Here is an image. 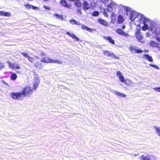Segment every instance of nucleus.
<instances>
[{
	"instance_id": "f257e3e1",
	"label": "nucleus",
	"mask_w": 160,
	"mask_h": 160,
	"mask_svg": "<svg viewBox=\"0 0 160 160\" xmlns=\"http://www.w3.org/2000/svg\"><path fill=\"white\" fill-rule=\"evenodd\" d=\"M139 21V23L143 24L142 27V30L145 31L148 29L152 34H155L157 38L159 36L160 25L156 24L143 14H141Z\"/></svg>"
},
{
	"instance_id": "f03ea898",
	"label": "nucleus",
	"mask_w": 160,
	"mask_h": 160,
	"mask_svg": "<svg viewBox=\"0 0 160 160\" xmlns=\"http://www.w3.org/2000/svg\"><path fill=\"white\" fill-rule=\"evenodd\" d=\"M117 8H118L119 12H122L123 9L125 14L128 16L129 15V19L131 21H133L141 14L137 12L136 11L133 10L129 7L126 6L122 5L117 4Z\"/></svg>"
},
{
	"instance_id": "7ed1b4c3",
	"label": "nucleus",
	"mask_w": 160,
	"mask_h": 160,
	"mask_svg": "<svg viewBox=\"0 0 160 160\" xmlns=\"http://www.w3.org/2000/svg\"><path fill=\"white\" fill-rule=\"evenodd\" d=\"M69 22L72 25H77L79 26H81V28L82 29L85 30L90 32H92L93 30V29L88 27L86 25L81 23L79 22H78L73 18L69 20Z\"/></svg>"
},
{
	"instance_id": "20e7f679",
	"label": "nucleus",
	"mask_w": 160,
	"mask_h": 160,
	"mask_svg": "<svg viewBox=\"0 0 160 160\" xmlns=\"http://www.w3.org/2000/svg\"><path fill=\"white\" fill-rule=\"evenodd\" d=\"M117 6L116 3L111 1L110 3L107 5V11L109 12H114L116 11Z\"/></svg>"
},
{
	"instance_id": "39448f33",
	"label": "nucleus",
	"mask_w": 160,
	"mask_h": 160,
	"mask_svg": "<svg viewBox=\"0 0 160 160\" xmlns=\"http://www.w3.org/2000/svg\"><path fill=\"white\" fill-rule=\"evenodd\" d=\"M20 92L22 96L25 97L32 92V89L30 86H27L24 88Z\"/></svg>"
},
{
	"instance_id": "423d86ee",
	"label": "nucleus",
	"mask_w": 160,
	"mask_h": 160,
	"mask_svg": "<svg viewBox=\"0 0 160 160\" xmlns=\"http://www.w3.org/2000/svg\"><path fill=\"white\" fill-rule=\"evenodd\" d=\"M8 64V67L11 69L14 70L19 69H20V64L19 63H16V62L12 63L9 61L7 62Z\"/></svg>"
},
{
	"instance_id": "0eeeda50",
	"label": "nucleus",
	"mask_w": 160,
	"mask_h": 160,
	"mask_svg": "<svg viewBox=\"0 0 160 160\" xmlns=\"http://www.w3.org/2000/svg\"><path fill=\"white\" fill-rule=\"evenodd\" d=\"M10 96L13 99L18 100H21L22 97L20 92H13L10 94Z\"/></svg>"
},
{
	"instance_id": "6e6552de",
	"label": "nucleus",
	"mask_w": 160,
	"mask_h": 160,
	"mask_svg": "<svg viewBox=\"0 0 160 160\" xmlns=\"http://www.w3.org/2000/svg\"><path fill=\"white\" fill-rule=\"evenodd\" d=\"M103 53L104 55L106 56L111 57L112 58L116 59L117 60L119 59V58L118 57L115 55L112 52L110 51H104Z\"/></svg>"
},
{
	"instance_id": "1a4fd4ad",
	"label": "nucleus",
	"mask_w": 160,
	"mask_h": 160,
	"mask_svg": "<svg viewBox=\"0 0 160 160\" xmlns=\"http://www.w3.org/2000/svg\"><path fill=\"white\" fill-rule=\"evenodd\" d=\"M65 34L71 37L72 39L75 40L77 41L81 42L82 40L78 38L76 35L73 33H71L70 32L65 31Z\"/></svg>"
},
{
	"instance_id": "9d476101",
	"label": "nucleus",
	"mask_w": 160,
	"mask_h": 160,
	"mask_svg": "<svg viewBox=\"0 0 160 160\" xmlns=\"http://www.w3.org/2000/svg\"><path fill=\"white\" fill-rule=\"evenodd\" d=\"M116 32L118 34L124 36L125 37H128L129 36V35L126 32H125L123 30L120 28H118L116 30Z\"/></svg>"
},
{
	"instance_id": "9b49d317",
	"label": "nucleus",
	"mask_w": 160,
	"mask_h": 160,
	"mask_svg": "<svg viewBox=\"0 0 160 160\" xmlns=\"http://www.w3.org/2000/svg\"><path fill=\"white\" fill-rule=\"evenodd\" d=\"M140 158L141 160H156L154 156L151 155L147 156L142 155L140 157Z\"/></svg>"
},
{
	"instance_id": "f8f14e48",
	"label": "nucleus",
	"mask_w": 160,
	"mask_h": 160,
	"mask_svg": "<svg viewBox=\"0 0 160 160\" xmlns=\"http://www.w3.org/2000/svg\"><path fill=\"white\" fill-rule=\"evenodd\" d=\"M83 9L84 11L88 10L90 8L89 3L85 0H83V3L82 4Z\"/></svg>"
},
{
	"instance_id": "ddd939ff",
	"label": "nucleus",
	"mask_w": 160,
	"mask_h": 160,
	"mask_svg": "<svg viewBox=\"0 0 160 160\" xmlns=\"http://www.w3.org/2000/svg\"><path fill=\"white\" fill-rule=\"evenodd\" d=\"M120 81L121 82H124L125 83L126 82V80L124 79L123 76L122 74V73L120 71H118L116 73Z\"/></svg>"
},
{
	"instance_id": "4468645a",
	"label": "nucleus",
	"mask_w": 160,
	"mask_h": 160,
	"mask_svg": "<svg viewBox=\"0 0 160 160\" xmlns=\"http://www.w3.org/2000/svg\"><path fill=\"white\" fill-rule=\"evenodd\" d=\"M103 38L104 39L108 42L112 44H114L115 43V41L112 39L111 36H108L106 37L105 36H103Z\"/></svg>"
},
{
	"instance_id": "2eb2a0df",
	"label": "nucleus",
	"mask_w": 160,
	"mask_h": 160,
	"mask_svg": "<svg viewBox=\"0 0 160 160\" xmlns=\"http://www.w3.org/2000/svg\"><path fill=\"white\" fill-rule=\"evenodd\" d=\"M98 22L101 25L106 26L108 25V22L105 20L101 18H99L98 19Z\"/></svg>"
},
{
	"instance_id": "dca6fc26",
	"label": "nucleus",
	"mask_w": 160,
	"mask_h": 160,
	"mask_svg": "<svg viewBox=\"0 0 160 160\" xmlns=\"http://www.w3.org/2000/svg\"><path fill=\"white\" fill-rule=\"evenodd\" d=\"M53 16L56 17V18L61 21L64 20L63 16L62 15L59 14L58 13H55L53 15Z\"/></svg>"
},
{
	"instance_id": "f3484780",
	"label": "nucleus",
	"mask_w": 160,
	"mask_h": 160,
	"mask_svg": "<svg viewBox=\"0 0 160 160\" xmlns=\"http://www.w3.org/2000/svg\"><path fill=\"white\" fill-rule=\"evenodd\" d=\"M51 58L48 57H45L42 58L41 60V62L46 63H51Z\"/></svg>"
},
{
	"instance_id": "a211bd4d",
	"label": "nucleus",
	"mask_w": 160,
	"mask_h": 160,
	"mask_svg": "<svg viewBox=\"0 0 160 160\" xmlns=\"http://www.w3.org/2000/svg\"><path fill=\"white\" fill-rule=\"evenodd\" d=\"M124 21L123 16L121 14H119L118 17L117 23L119 24L122 23Z\"/></svg>"
},
{
	"instance_id": "6ab92c4d",
	"label": "nucleus",
	"mask_w": 160,
	"mask_h": 160,
	"mask_svg": "<svg viewBox=\"0 0 160 160\" xmlns=\"http://www.w3.org/2000/svg\"><path fill=\"white\" fill-rule=\"evenodd\" d=\"M143 58L147 59L150 62H152L153 61V59L151 56L148 54H145L143 55Z\"/></svg>"
},
{
	"instance_id": "aec40b11",
	"label": "nucleus",
	"mask_w": 160,
	"mask_h": 160,
	"mask_svg": "<svg viewBox=\"0 0 160 160\" xmlns=\"http://www.w3.org/2000/svg\"><path fill=\"white\" fill-rule=\"evenodd\" d=\"M113 93L118 96H119L122 98H125L126 97V95L125 94L116 91H114Z\"/></svg>"
},
{
	"instance_id": "412c9836",
	"label": "nucleus",
	"mask_w": 160,
	"mask_h": 160,
	"mask_svg": "<svg viewBox=\"0 0 160 160\" xmlns=\"http://www.w3.org/2000/svg\"><path fill=\"white\" fill-rule=\"evenodd\" d=\"M10 73H11L10 79L12 81L15 80L17 78V75L15 73H14L12 72H10Z\"/></svg>"
},
{
	"instance_id": "4be33fe9",
	"label": "nucleus",
	"mask_w": 160,
	"mask_h": 160,
	"mask_svg": "<svg viewBox=\"0 0 160 160\" xmlns=\"http://www.w3.org/2000/svg\"><path fill=\"white\" fill-rule=\"evenodd\" d=\"M74 2L75 6L78 8H81L82 6V3L79 0H75Z\"/></svg>"
},
{
	"instance_id": "5701e85b",
	"label": "nucleus",
	"mask_w": 160,
	"mask_h": 160,
	"mask_svg": "<svg viewBox=\"0 0 160 160\" xmlns=\"http://www.w3.org/2000/svg\"><path fill=\"white\" fill-rule=\"evenodd\" d=\"M60 2L62 5L65 8H68L69 7L66 0H60Z\"/></svg>"
},
{
	"instance_id": "b1692460",
	"label": "nucleus",
	"mask_w": 160,
	"mask_h": 160,
	"mask_svg": "<svg viewBox=\"0 0 160 160\" xmlns=\"http://www.w3.org/2000/svg\"><path fill=\"white\" fill-rule=\"evenodd\" d=\"M11 14L8 12H5L3 11H0V16L10 17Z\"/></svg>"
},
{
	"instance_id": "393cba45",
	"label": "nucleus",
	"mask_w": 160,
	"mask_h": 160,
	"mask_svg": "<svg viewBox=\"0 0 160 160\" xmlns=\"http://www.w3.org/2000/svg\"><path fill=\"white\" fill-rule=\"evenodd\" d=\"M136 38L137 41L140 42H142L143 35L141 34H139L138 35H136Z\"/></svg>"
},
{
	"instance_id": "a878e982",
	"label": "nucleus",
	"mask_w": 160,
	"mask_h": 160,
	"mask_svg": "<svg viewBox=\"0 0 160 160\" xmlns=\"http://www.w3.org/2000/svg\"><path fill=\"white\" fill-rule=\"evenodd\" d=\"M111 17V23L114 24L116 21V16L115 14H114V12H112Z\"/></svg>"
},
{
	"instance_id": "bb28decb",
	"label": "nucleus",
	"mask_w": 160,
	"mask_h": 160,
	"mask_svg": "<svg viewBox=\"0 0 160 160\" xmlns=\"http://www.w3.org/2000/svg\"><path fill=\"white\" fill-rule=\"evenodd\" d=\"M51 63H56L59 64H62V62L61 60L58 59H54L51 58Z\"/></svg>"
},
{
	"instance_id": "cd10ccee",
	"label": "nucleus",
	"mask_w": 160,
	"mask_h": 160,
	"mask_svg": "<svg viewBox=\"0 0 160 160\" xmlns=\"http://www.w3.org/2000/svg\"><path fill=\"white\" fill-rule=\"evenodd\" d=\"M137 48V47L131 46L129 47V50H130L132 53H136Z\"/></svg>"
},
{
	"instance_id": "c85d7f7f",
	"label": "nucleus",
	"mask_w": 160,
	"mask_h": 160,
	"mask_svg": "<svg viewBox=\"0 0 160 160\" xmlns=\"http://www.w3.org/2000/svg\"><path fill=\"white\" fill-rule=\"evenodd\" d=\"M149 45L151 47H157L158 46L157 43L153 41H151L150 42Z\"/></svg>"
},
{
	"instance_id": "c756f323",
	"label": "nucleus",
	"mask_w": 160,
	"mask_h": 160,
	"mask_svg": "<svg viewBox=\"0 0 160 160\" xmlns=\"http://www.w3.org/2000/svg\"><path fill=\"white\" fill-rule=\"evenodd\" d=\"M40 80L39 77L37 76H35L34 77V83L39 84Z\"/></svg>"
},
{
	"instance_id": "7c9ffc66",
	"label": "nucleus",
	"mask_w": 160,
	"mask_h": 160,
	"mask_svg": "<svg viewBox=\"0 0 160 160\" xmlns=\"http://www.w3.org/2000/svg\"><path fill=\"white\" fill-rule=\"evenodd\" d=\"M154 128L155 129L157 134L160 137V127L154 126Z\"/></svg>"
},
{
	"instance_id": "2f4dec72",
	"label": "nucleus",
	"mask_w": 160,
	"mask_h": 160,
	"mask_svg": "<svg viewBox=\"0 0 160 160\" xmlns=\"http://www.w3.org/2000/svg\"><path fill=\"white\" fill-rule=\"evenodd\" d=\"M35 67L38 69H41L42 67V64L39 62H37L35 63Z\"/></svg>"
},
{
	"instance_id": "473e14b6",
	"label": "nucleus",
	"mask_w": 160,
	"mask_h": 160,
	"mask_svg": "<svg viewBox=\"0 0 160 160\" xmlns=\"http://www.w3.org/2000/svg\"><path fill=\"white\" fill-rule=\"evenodd\" d=\"M135 36L136 35H138L139 34H141V29L140 28H136V31L135 32Z\"/></svg>"
},
{
	"instance_id": "72a5a7b5",
	"label": "nucleus",
	"mask_w": 160,
	"mask_h": 160,
	"mask_svg": "<svg viewBox=\"0 0 160 160\" xmlns=\"http://www.w3.org/2000/svg\"><path fill=\"white\" fill-rule=\"evenodd\" d=\"M20 54L27 59L30 57L28 54L26 52H21Z\"/></svg>"
},
{
	"instance_id": "f704fd0d",
	"label": "nucleus",
	"mask_w": 160,
	"mask_h": 160,
	"mask_svg": "<svg viewBox=\"0 0 160 160\" xmlns=\"http://www.w3.org/2000/svg\"><path fill=\"white\" fill-rule=\"evenodd\" d=\"M143 51L138 47H137L135 53H141L143 52Z\"/></svg>"
},
{
	"instance_id": "c9c22d12",
	"label": "nucleus",
	"mask_w": 160,
	"mask_h": 160,
	"mask_svg": "<svg viewBox=\"0 0 160 160\" xmlns=\"http://www.w3.org/2000/svg\"><path fill=\"white\" fill-rule=\"evenodd\" d=\"M150 66L155 68L157 69L158 70L160 68H159L158 66L156 65L155 64H149Z\"/></svg>"
},
{
	"instance_id": "e433bc0d",
	"label": "nucleus",
	"mask_w": 160,
	"mask_h": 160,
	"mask_svg": "<svg viewBox=\"0 0 160 160\" xmlns=\"http://www.w3.org/2000/svg\"><path fill=\"white\" fill-rule=\"evenodd\" d=\"M98 12L94 11L92 13V15L93 17H96L98 16Z\"/></svg>"
},
{
	"instance_id": "4c0bfd02",
	"label": "nucleus",
	"mask_w": 160,
	"mask_h": 160,
	"mask_svg": "<svg viewBox=\"0 0 160 160\" xmlns=\"http://www.w3.org/2000/svg\"><path fill=\"white\" fill-rule=\"evenodd\" d=\"M39 84L34 83L33 86V89L34 90H36L37 88L38 87Z\"/></svg>"
},
{
	"instance_id": "58836bf2",
	"label": "nucleus",
	"mask_w": 160,
	"mask_h": 160,
	"mask_svg": "<svg viewBox=\"0 0 160 160\" xmlns=\"http://www.w3.org/2000/svg\"><path fill=\"white\" fill-rule=\"evenodd\" d=\"M29 61L32 63H33L34 61V59L31 57H29L28 58V59Z\"/></svg>"
},
{
	"instance_id": "ea45409f",
	"label": "nucleus",
	"mask_w": 160,
	"mask_h": 160,
	"mask_svg": "<svg viewBox=\"0 0 160 160\" xmlns=\"http://www.w3.org/2000/svg\"><path fill=\"white\" fill-rule=\"evenodd\" d=\"M32 5L29 4L28 3L26 5H24L25 7L27 8H28V9H29L31 8Z\"/></svg>"
},
{
	"instance_id": "a19ab883",
	"label": "nucleus",
	"mask_w": 160,
	"mask_h": 160,
	"mask_svg": "<svg viewBox=\"0 0 160 160\" xmlns=\"http://www.w3.org/2000/svg\"><path fill=\"white\" fill-rule=\"evenodd\" d=\"M153 89L156 92H160V87H155L153 88Z\"/></svg>"
},
{
	"instance_id": "79ce46f5",
	"label": "nucleus",
	"mask_w": 160,
	"mask_h": 160,
	"mask_svg": "<svg viewBox=\"0 0 160 160\" xmlns=\"http://www.w3.org/2000/svg\"><path fill=\"white\" fill-rule=\"evenodd\" d=\"M100 1L104 4H106L108 2L109 0H99Z\"/></svg>"
},
{
	"instance_id": "37998d69",
	"label": "nucleus",
	"mask_w": 160,
	"mask_h": 160,
	"mask_svg": "<svg viewBox=\"0 0 160 160\" xmlns=\"http://www.w3.org/2000/svg\"><path fill=\"white\" fill-rule=\"evenodd\" d=\"M5 68L4 65L3 63L0 62V70Z\"/></svg>"
},
{
	"instance_id": "c03bdc74",
	"label": "nucleus",
	"mask_w": 160,
	"mask_h": 160,
	"mask_svg": "<svg viewBox=\"0 0 160 160\" xmlns=\"http://www.w3.org/2000/svg\"><path fill=\"white\" fill-rule=\"evenodd\" d=\"M31 8L34 10H37L39 9V8L37 7L32 5Z\"/></svg>"
},
{
	"instance_id": "a18cd8bd",
	"label": "nucleus",
	"mask_w": 160,
	"mask_h": 160,
	"mask_svg": "<svg viewBox=\"0 0 160 160\" xmlns=\"http://www.w3.org/2000/svg\"><path fill=\"white\" fill-rule=\"evenodd\" d=\"M43 7L46 10H50V8L48 6L44 5Z\"/></svg>"
},
{
	"instance_id": "49530a36",
	"label": "nucleus",
	"mask_w": 160,
	"mask_h": 160,
	"mask_svg": "<svg viewBox=\"0 0 160 160\" xmlns=\"http://www.w3.org/2000/svg\"><path fill=\"white\" fill-rule=\"evenodd\" d=\"M78 12L80 13L81 14H82V12L81 11V8H79L77 9Z\"/></svg>"
},
{
	"instance_id": "de8ad7c7",
	"label": "nucleus",
	"mask_w": 160,
	"mask_h": 160,
	"mask_svg": "<svg viewBox=\"0 0 160 160\" xmlns=\"http://www.w3.org/2000/svg\"><path fill=\"white\" fill-rule=\"evenodd\" d=\"M151 34H152V33L151 34L150 32H147L146 33V36L147 37H149L150 36Z\"/></svg>"
},
{
	"instance_id": "09e8293b",
	"label": "nucleus",
	"mask_w": 160,
	"mask_h": 160,
	"mask_svg": "<svg viewBox=\"0 0 160 160\" xmlns=\"http://www.w3.org/2000/svg\"><path fill=\"white\" fill-rule=\"evenodd\" d=\"M2 82L3 83L4 85L7 86H9L7 82H6L2 80Z\"/></svg>"
},
{
	"instance_id": "8fccbe9b",
	"label": "nucleus",
	"mask_w": 160,
	"mask_h": 160,
	"mask_svg": "<svg viewBox=\"0 0 160 160\" xmlns=\"http://www.w3.org/2000/svg\"><path fill=\"white\" fill-rule=\"evenodd\" d=\"M122 29L123 30V29H124L126 28V26L125 25H123L122 26Z\"/></svg>"
},
{
	"instance_id": "3c124183",
	"label": "nucleus",
	"mask_w": 160,
	"mask_h": 160,
	"mask_svg": "<svg viewBox=\"0 0 160 160\" xmlns=\"http://www.w3.org/2000/svg\"><path fill=\"white\" fill-rule=\"evenodd\" d=\"M91 1L93 2L94 4H95L96 2L98 1V0H92Z\"/></svg>"
},
{
	"instance_id": "603ef678",
	"label": "nucleus",
	"mask_w": 160,
	"mask_h": 160,
	"mask_svg": "<svg viewBox=\"0 0 160 160\" xmlns=\"http://www.w3.org/2000/svg\"><path fill=\"white\" fill-rule=\"evenodd\" d=\"M103 14L105 16V17H108V14L106 13H105V12H104L103 13Z\"/></svg>"
},
{
	"instance_id": "864d4df0",
	"label": "nucleus",
	"mask_w": 160,
	"mask_h": 160,
	"mask_svg": "<svg viewBox=\"0 0 160 160\" xmlns=\"http://www.w3.org/2000/svg\"><path fill=\"white\" fill-rule=\"evenodd\" d=\"M157 41H160V37H159L157 38Z\"/></svg>"
},
{
	"instance_id": "5fc2aeb1",
	"label": "nucleus",
	"mask_w": 160,
	"mask_h": 160,
	"mask_svg": "<svg viewBox=\"0 0 160 160\" xmlns=\"http://www.w3.org/2000/svg\"><path fill=\"white\" fill-rule=\"evenodd\" d=\"M68 0L69 1L72 2L74 1H75V0Z\"/></svg>"
},
{
	"instance_id": "6e6d98bb",
	"label": "nucleus",
	"mask_w": 160,
	"mask_h": 160,
	"mask_svg": "<svg viewBox=\"0 0 160 160\" xmlns=\"http://www.w3.org/2000/svg\"><path fill=\"white\" fill-rule=\"evenodd\" d=\"M17 73H20V72L19 71H17L16 72Z\"/></svg>"
},
{
	"instance_id": "4d7b16f0",
	"label": "nucleus",
	"mask_w": 160,
	"mask_h": 160,
	"mask_svg": "<svg viewBox=\"0 0 160 160\" xmlns=\"http://www.w3.org/2000/svg\"><path fill=\"white\" fill-rule=\"evenodd\" d=\"M43 0L44 1H48L49 0Z\"/></svg>"
},
{
	"instance_id": "13d9d810",
	"label": "nucleus",
	"mask_w": 160,
	"mask_h": 160,
	"mask_svg": "<svg viewBox=\"0 0 160 160\" xmlns=\"http://www.w3.org/2000/svg\"><path fill=\"white\" fill-rule=\"evenodd\" d=\"M145 52H147V50H145Z\"/></svg>"
}]
</instances>
